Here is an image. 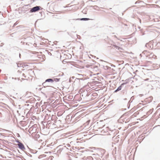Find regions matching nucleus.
Listing matches in <instances>:
<instances>
[{
  "instance_id": "obj_1",
  "label": "nucleus",
  "mask_w": 160,
  "mask_h": 160,
  "mask_svg": "<svg viewBox=\"0 0 160 160\" xmlns=\"http://www.w3.org/2000/svg\"><path fill=\"white\" fill-rule=\"evenodd\" d=\"M43 8L40 6H36L32 8H29V12L30 13L35 12L39 11L40 10H42Z\"/></svg>"
},
{
  "instance_id": "obj_2",
  "label": "nucleus",
  "mask_w": 160,
  "mask_h": 160,
  "mask_svg": "<svg viewBox=\"0 0 160 160\" xmlns=\"http://www.w3.org/2000/svg\"><path fill=\"white\" fill-rule=\"evenodd\" d=\"M30 38V37H28L26 38H24L23 40H22L21 41V43H22L23 44H24L25 43H26V45H29V44H32L31 43L28 42V39Z\"/></svg>"
},
{
  "instance_id": "obj_3",
  "label": "nucleus",
  "mask_w": 160,
  "mask_h": 160,
  "mask_svg": "<svg viewBox=\"0 0 160 160\" xmlns=\"http://www.w3.org/2000/svg\"><path fill=\"white\" fill-rule=\"evenodd\" d=\"M90 20H92L88 18H78L76 19H70L69 20L70 22H72L75 20H81V21H88Z\"/></svg>"
},
{
  "instance_id": "obj_4",
  "label": "nucleus",
  "mask_w": 160,
  "mask_h": 160,
  "mask_svg": "<svg viewBox=\"0 0 160 160\" xmlns=\"http://www.w3.org/2000/svg\"><path fill=\"white\" fill-rule=\"evenodd\" d=\"M18 145L19 148L22 150H24L25 148L23 144L19 141H18Z\"/></svg>"
},
{
  "instance_id": "obj_5",
  "label": "nucleus",
  "mask_w": 160,
  "mask_h": 160,
  "mask_svg": "<svg viewBox=\"0 0 160 160\" xmlns=\"http://www.w3.org/2000/svg\"><path fill=\"white\" fill-rule=\"evenodd\" d=\"M123 85H122V84H121L118 88H117L114 91V92H118L120 91L121 90L122 87H123Z\"/></svg>"
},
{
  "instance_id": "obj_6",
  "label": "nucleus",
  "mask_w": 160,
  "mask_h": 160,
  "mask_svg": "<svg viewBox=\"0 0 160 160\" xmlns=\"http://www.w3.org/2000/svg\"><path fill=\"white\" fill-rule=\"evenodd\" d=\"M130 78H128L125 81H124V82L122 83V85H123V86L124 85L127 84L129 82V80Z\"/></svg>"
},
{
  "instance_id": "obj_7",
  "label": "nucleus",
  "mask_w": 160,
  "mask_h": 160,
  "mask_svg": "<svg viewBox=\"0 0 160 160\" xmlns=\"http://www.w3.org/2000/svg\"><path fill=\"white\" fill-rule=\"evenodd\" d=\"M51 82L52 83L53 82V79L52 78H48L45 80V82Z\"/></svg>"
},
{
  "instance_id": "obj_8",
  "label": "nucleus",
  "mask_w": 160,
  "mask_h": 160,
  "mask_svg": "<svg viewBox=\"0 0 160 160\" xmlns=\"http://www.w3.org/2000/svg\"><path fill=\"white\" fill-rule=\"evenodd\" d=\"M90 8H93L94 9L96 10H97L98 11H99V10L98 9H97V8H100V7H98V6H96V5L90 6Z\"/></svg>"
},
{
  "instance_id": "obj_9",
  "label": "nucleus",
  "mask_w": 160,
  "mask_h": 160,
  "mask_svg": "<svg viewBox=\"0 0 160 160\" xmlns=\"http://www.w3.org/2000/svg\"><path fill=\"white\" fill-rule=\"evenodd\" d=\"M42 85L43 86V88H46V87H49L50 86H49L48 85V84L46 83V82H45V81L44 82H43L42 83Z\"/></svg>"
},
{
  "instance_id": "obj_10",
  "label": "nucleus",
  "mask_w": 160,
  "mask_h": 160,
  "mask_svg": "<svg viewBox=\"0 0 160 160\" xmlns=\"http://www.w3.org/2000/svg\"><path fill=\"white\" fill-rule=\"evenodd\" d=\"M93 158L91 156L88 157L86 158H84V160H93Z\"/></svg>"
},
{
  "instance_id": "obj_11",
  "label": "nucleus",
  "mask_w": 160,
  "mask_h": 160,
  "mask_svg": "<svg viewBox=\"0 0 160 160\" xmlns=\"http://www.w3.org/2000/svg\"><path fill=\"white\" fill-rule=\"evenodd\" d=\"M143 3L144 2L143 1L140 0H138L135 2V4H136L137 3H139L140 4L142 5Z\"/></svg>"
},
{
  "instance_id": "obj_12",
  "label": "nucleus",
  "mask_w": 160,
  "mask_h": 160,
  "mask_svg": "<svg viewBox=\"0 0 160 160\" xmlns=\"http://www.w3.org/2000/svg\"><path fill=\"white\" fill-rule=\"evenodd\" d=\"M115 48H116V49L120 51H121L123 50V49L122 48H121L117 45H115Z\"/></svg>"
},
{
  "instance_id": "obj_13",
  "label": "nucleus",
  "mask_w": 160,
  "mask_h": 160,
  "mask_svg": "<svg viewBox=\"0 0 160 160\" xmlns=\"http://www.w3.org/2000/svg\"><path fill=\"white\" fill-rule=\"evenodd\" d=\"M115 48H116V49L120 51H121L123 50V49L122 48H121L117 45H115Z\"/></svg>"
},
{
  "instance_id": "obj_14",
  "label": "nucleus",
  "mask_w": 160,
  "mask_h": 160,
  "mask_svg": "<svg viewBox=\"0 0 160 160\" xmlns=\"http://www.w3.org/2000/svg\"><path fill=\"white\" fill-rule=\"evenodd\" d=\"M16 64L17 65V66L18 67H23V68H24L22 64L21 63H19L18 62H17L16 63Z\"/></svg>"
},
{
  "instance_id": "obj_15",
  "label": "nucleus",
  "mask_w": 160,
  "mask_h": 160,
  "mask_svg": "<svg viewBox=\"0 0 160 160\" xmlns=\"http://www.w3.org/2000/svg\"><path fill=\"white\" fill-rule=\"evenodd\" d=\"M87 10L88 9L87 8H85L82 10V12L84 14H86Z\"/></svg>"
},
{
  "instance_id": "obj_16",
  "label": "nucleus",
  "mask_w": 160,
  "mask_h": 160,
  "mask_svg": "<svg viewBox=\"0 0 160 160\" xmlns=\"http://www.w3.org/2000/svg\"><path fill=\"white\" fill-rule=\"evenodd\" d=\"M40 103V104H41V106L42 107L44 105V104H45V102H44V101H41Z\"/></svg>"
},
{
  "instance_id": "obj_17",
  "label": "nucleus",
  "mask_w": 160,
  "mask_h": 160,
  "mask_svg": "<svg viewBox=\"0 0 160 160\" xmlns=\"http://www.w3.org/2000/svg\"><path fill=\"white\" fill-rule=\"evenodd\" d=\"M60 78H54L53 79V82L55 81L56 82H58L59 81Z\"/></svg>"
},
{
  "instance_id": "obj_18",
  "label": "nucleus",
  "mask_w": 160,
  "mask_h": 160,
  "mask_svg": "<svg viewBox=\"0 0 160 160\" xmlns=\"http://www.w3.org/2000/svg\"><path fill=\"white\" fill-rule=\"evenodd\" d=\"M151 6L152 7H153L155 8L159 7V5L156 4H152L151 5Z\"/></svg>"
},
{
  "instance_id": "obj_19",
  "label": "nucleus",
  "mask_w": 160,
  "mask_h": 160,
  "mask_svg": "<svg viewBox=\"0 0 160 160\" xmlns=\"http://www.w3.org/2000/svg\"><path fill=\"white\" fill-rule=\"evenodd\" d=\"M144 100H145L146 99H148V100H152L153 97L152 96H150L148 98H144Z\"/></svg>"
},
{
  "instance_id": "obj_20",
  "label": "nucleus",
  "mask_w": 160,
  "mask_h": 160,
  "mask_svg": "<svg viewBox=\"0 0 160 160\" xmlns=\"http://www.w3.org/2000/svg\"><path fill=\"white\" fill-rule=\"evenodd\" d=\"M41 104H40V102H37L36 103V107H37V108H38V107L40 106H41Z\"/></svg>"
},
{
  "instance_id": "obj_21",
  "label": "nucleus",
  "mask_w": 160,
  "mask_h": 160,
  "mask_svg": "<svg viewBox=\"0 0 160 160\" xmlns=\"http://www.w3.org/2000/svg\"><path fill=\"white\" fill-rule=\"evenodd\" d=\"M29 98H30L29 100H36L32 96H29Z\"/></svg>"
},
{
  "instance_id": "obj_22",
  "label": "nucleus",
  "mask_w": 160,
  "mask_h": 160,
  "mask_svg": "<svg viewBox=\"0 0 160 160\" xmlns=\"http://www.w3.org/2000/svg\"><path fill=\"white\" fill-rule=\"evenodd\" d=\"M68 98L69 99H72L73 98V96H68Z\"/></svg>"
},
{
  "instance_id": "obj_23",
  "label": "nucleus",
  "mask_w": 160,
  "mask_h": 160,
  "mask_svg": "<svg viewBox=\"0 0 160 160\" xmlns=\"http://www.w3.org/2000/svg\"><path fill=\"white\" fill-rule=\"evenodd\" d=\"M134 96L132 97L131 98V99H130V100H133L134 99Z\"/></svg>"
},
{
  "instance_id": "obj_24",
  "label": "nucleus",
  "mask_w": 160,
  "mask_h": 160,
  "mask_svg": "<svg viewBox=\"0 0 160 160\" xmlns=\"http://www.w3.org/2000/svg\"><path fill=\"white\" fill-rule=\"evenodd\" d=\"M18 23H17V22H15L13 25V27H14L15 26H16Z\"/></svg>"
},
{
  "instance_id": "obj_25",
  "label": "nucleus",
  "mask_w": 160,
  "mask_h": 160,
  "mask_svg": "<svg viewBox=\"0 0 160 160\" xmlns=\"http://www.w3.org/2000/svg\"><path fill=\"white\" fill-rule=\"evenodd\" d=\"M147 52L148 51L147 50H145L142 52V53H144V54H145L146 52Z\"/></svg>"
},
{
  "instance_id": "obj_26",
  "label": "nucleus",
  "mask_w": 160,
  "mask_h": 160,
  "mask_svg": "<svg viewBox=\"0 0 160 160\" xmlns=\"http://www.w3.org/2000/svg\"><path fill=\"white\" fill-rule=\"evenodd\" d=\"M77 80H78L79 81V82H80V80H83V79L82 78H77Z\"/></svg>"
},
{
  "instance_id": "obj_27",
  "label": "nucleus",
  "mask_w": 160,
  "mask_h": 160,
  "mask_svg": "<svg viewBox=\"0 0 160 160\" xmlns=\"http://www.w3.org/2000/svg\"><path fill=\"white\" fill-rule=\"evenodd\" d=\"M67 33L70 36L72 37L71 34L69 33V32H67Z\"/></svg>"
},
{
  "instance_id": "obj_28",
  "label": "nucleus",
  "mask_w": 160,
  "mask_h": 160,
  "mask_svg": "<svg viewBox=\"0 0 160 160\" xmlns=\"http://www.w3.org/2000/svg\"><path fill=\"white\" fill-rule=\"evenodd\" d=\"M67 96H66V97H65L66 98H63V100H68L67 99Z\"/></svg>"
},
{
  "instance_id": "obj_29",
  "label": "nucleus",
  "mask_w": 160,
  "mask_h": 160,
  "mask_svg": "<svg viewBox=\"0 0 160 160\" xmlns=\"http://www.w3.org/2000/svg\"><path fill=\"white\" fill-rule=\"evenodd\" d=\"M143 94H139L138 95V96L140 97H142V96H143Z\"/></svg>"
},
{
  "instance_id": "obj_30",
  "label": "nucleus",
  "mask_w": 160,
  "mask_h": 160,
  "mask_svg": "<svg viewBox=\"0 0 160 160\" xmlns=\"http://www.w3.org/2000/svg\"><path fill=\"white\" fill-rule=\"evenodd\" d=\"M42 13H44V12H39V13L41 14V16L42 15Z\"/></svg>"
},
{
  "instance_id": "obj_31",
  "label": "nucleus",
  "mask_w": 160,
  "mask_h": 160,
  "mask_svg": "<svg viewBox=\"0 0 160 160\" xmlns=\"http://www.w3.org/2000/svg\"><path fill=\"white\" fill-rule=\"evenodd\" d=\"M148 43H147L145 45V47H148V46H148Z\"/></svg>"
},
{
  "instance_id": "obj_32",
  "label": "nucleus",
  "mask_w": 160,
  "mask_h": 160,
  "mask_svg": "<svg viewBox=\"0 0 160 160\" xmlns=\"http://www.w3.org/2000/svg\"><path fill=\"white\" fill-rule=\"evenodd\" d=\"M111 45H112V46H113L114 47H115V45H116V44H111Z\"/></svg>"
},
{
  "instance_id": "obj_33",
  "label": "nucleus",
  "mask_w": 160,
  "mask_h": 160,
  "mask_svg": "<svg viewBox=\"0 0 160 160\" xmlns=\"http://www.w3.org/2000/svg\"><path fill=\"white\" fill-rule=\"evenodd\" d=\"M12 79H14L15 80H16L17 79V78H12Z\"/></svg>"
},
{
  "instance_id": "obj_34",
  "label": "nucleus",
  "mask_w": 160,
  "mask_h": 160,
  "mask_svg": "<svg viewBox=\"0 0 160 160\" xmlns=\"http://www.w3.org/2000/svg\"><path fill=\"white\" fill-rule=\"evenodd\" d=\"M139 22H140V23H141V20L140 19V18H139Z\"/></svg>"
},
{
  "instance_id": "obj_35",
  "label": "nucleus",
  "mask_w": 160,
  "mask_h": 160,
  "mask_svg": "<svg viewBox=\"0 0 160 160\" xmlns=\"http://www.w3.org/2000/svg\"><path fill=\"white\" fill-rule=\"evenodd\" d=\"M67 146L68 147H69L70 146V144H67Z\"/></svg>"
},
{
  "instance_id": "obj_36",
  "label": "nucleus",
  "mask_w": 160,
  "mask_h": 160,
  "mask_svg": "<svg viewBox=\"0 0 160 160\" xmlns=\"http://www.w3.org/2000/svg\"><path fill=\"white\" fill-rule=\"evenodd\" d=\"M41 93H42L43 94L46 96L45 94L43 92H41Z\"/></svg>"
},
{
  "instance_id": "obj_37",
  "label": "nucleus",
  "mask_w": 160,
  "mask_h": 160,
  "mask_svg": "<svg viewBox=\"0 0 160 160\" xmlns=\"http://www.w3.org/2000/svg\"><path fill=\"white\" fill-rule=\"evenodd\" d=\"M90 120H88L87 122V123L88 124L89 122H90Z\"/></svg>"
},
{
  "instance_id": "obj_38",
  "label": "nucleus",
  "mask_w": 160,
  "mask_h": 160,
  "mask_svg": "<svg viewBox=\"0 0 160 160\" xmlns=\"http://www.w3.org/2000/svg\"><path fill=\"white\" fill-rule=\"evenodd\" d=\"M48 53L49 54H50V55H52V54L50 52Z\"/></svg>"
},
{
  "instance_id": "obj_39",
  "label": "nucleus",
  "mask_w": 160,
  "mask_h": 160,
  "mask_svg": "<svg viewBox=\"0 0 160 160\" xmlns=\"http://www.w3.org/2000/svg\"><path fill=\"white\" fill-rule=\"evenodd\" d=\"M111 66L114 67H115V66L114 65H111Z\"/></svg>"
},
{
  "instance_id": "obj_40",
  "label": "nucleus",
  "mask_w": 160,
  "mask_h": 160,
  "mask_svg": "<svg viewBox=\"0 0 160 160\" xmlns=\"http://www.w3.org/2000/svg\"><path fill=\"white\" fill-rule=\"evenodd\" d=\"M43 88H39V89H40V90H42V89H43Z\"/></svg>"
},
{
  "instance_id": "obj_41",
  "label": "nucleus",
  "mask_w": 160,
  "mask_h": 160,
  "mask_svg": "<svg viewBox=\"0 0 160 160\" xmlns=\"http://www.w3.org/2000/svg\"><path fill=\"white\" fill-rule=\"evenodd\" d=\"M19 57H20V56H21V54H20V53H19Z\"/></svg>"
},
{
  "instance_id": "obj_42",
  "label": "nucleus",
  "mask_w": 160,
  "mask_h": 160,
  "mask_svg": "<svg viewBox=\"0 0 160 160\" xmlns=\"http://www.w3.org/2000/svg\"><path fill=\"white\" fill-rule=\"evenodd\" d=\"M22 75H23V76H24L25 74H24L23 73Z\"/></svg>"
},
{
  "instance_id": "obj_43",
  "label": "nucleus",
  "mask_w": 160,
  "mask_h": 160,
  "mask_svg": "<svg viewBox=\"0 0 160 160\" xmlns=\"http://www.w3.org/2000/svg\"><path fill=\"white\" fill-rule=\"evenodd\" d=\"M20 80L19 78H18V80Z\"/></svg>"
},
{
  "instance_id": "obj_44",
  "label": "nucleus",
  "mask_w": 160,
  "mask_h": 160,
  "mask_svg": "<svg viewBox=\"0 0 160 160\" xmlns=\"http://www.w3.org/2000/svg\"><path fill=\"white\" fill-rule=\"evenodd\" d=\"M47 100H51L50 98H49V99H48Z\"/></svg>"
},
{
  "instance_id": "obj_45",
  "label": "nucleus",
  "mask_w": 160,
  "mask_h": 160,
  "mask_svg": "<svg viewBox=\"0 0 160 160\" xmlns=\"http://www.w3.org/2000/svg\"><path fill=\"white\" fill-rule=\"evenodd\" d=\"M114 37H115V38H117V37H116V36H115H115H114Z\"/></svg>"
},
{
  "instance_id": "obj_46",
  "label": "nucleus",
  "mask_w": 160,
  "mask_h": 160,
  "mask_svg": "<svg viewBox=\"0 0 160 160\" xmlns=\"http://www.w3.org/2000/svg\"><path fill=\"white\" fill-rule=\"evenodd\" d=\"M127 100V99L126 98H125V99H124V100Z\"/></svg>"
},
{
  "instance_id": "obj_47",
  "label": "nucleus",
  "mask_w": 160,
  "mask_h": 160,
  "mask_svg": "<svg viewBox=\"0 0 160 160\" xmlns=\"http://www.w3.org/2000/svg\"><path fill=\"white\" fill-rule=\"evenodd\" d=\"M109 28H112V27L111 26H109Z\"/></svg>"
},
{
  "instance_id": "obj_48",
  "label": "nucleus",
  "mask_w": 160,
  "mask_h": 160,
  "mask_svg": "<svg viewBox=\"0 0 160 160\" xmlns=\"http://www.w3.org/2000/svg\"><path fill=\"white\" fill-rule=\"evenodd\" d=\"M22 80H25V79H23V78H22Z\"/></svg>"
},
{
  "instance_id": "obj_49",
  "label": "nucleus",
  "mask_w": 160,
  "mask_h": 160,
  "mask_svg": "<svg viewBox=\"0 0 160 160\" xmlns=\"http://www.w3.org/2000/svg\"><path fill=\"white\" fill-rule=\"evenodd\" d=\"M109 47H110V48H111V46H108Z\"/></svg>"
},
{
  "instance_id": "obj_50",
  "label": "nucleus",
  "mask_w": 160,
  "mask_h": 160,
  "mask_svg": "<svg viewBox=\"0 0 160 160\" xmlns=\"http://www.w3.org/2000/svg\"><path fill=\"white\" fill-rule=\"evenodd\" d=\"M141 101L142 102H143V101H142V100H141Z\"/></svg>"
},
{
  "instance_id": "obj_51",
  "label": "nucleus",
  "mask_w": 160,
  "mask_h": 160,
  "mask_svg": "<svg viewBox=\"0 0 160 160\" xmlns=\"http://www.w3.org/2000/svg\"><path fill=\"white\" fill-rule=\"evenodd\" d=\"M56 100H58V99H57Z\"/></svg>"
},
{
  "instance_id": "obj_52",
  "label": "nucleus",
  "mask_w": 160,
  "mask_h": 160,
  "mask_svg": "<svg viewBox=\"0 0 160 160\" xmlns=\"http://www.w3.org/2000/svg\"><path fill=\"white\" fill-rule=\"evenodd\" d=\"M109 9H112V8H110Z\"/></svg>"
},
{
  "instance_id": "obj_53",
  "label": "nucleus",
  "mask_w": 160,
  "mask_h": 160,
  "mask_svg": "<svg viewBox=\"0 0 160 160\" xmlns=\"http://www.w3.org/2000/svg\"><path fill=\"white\" fill-rule=\"evenodd\" d=\"M28 94V93H27V95H26V96Z\"/></svg>"
},
{
  "instance_id": "obj_54",
  "label": "nucleus",
  "mask_w": 160,
  "mask_h": 160,
  "mask_svg": "<svg viewBox=\"0 0 160 160\" xmlns=\"http://www.w3.org/2000/svg\"><path fill=\"white\" fill-rule=\"evenodd\" d=\"M25 78H26V76H24Z\"/></svg>"
},
{
  "instance_id": "obj_55",
  "label": "nucleus",
  "mask_w": 160,
  "mask_h": 160,
  "mask_svg": "<svg viewBox=\"0 0 160 160\" xmlns=\"http://www.w3.org/2000/svg\"><path fill=\"white\" fill-rule=\"evenodd\" d=\"M60 56H61V55H60Z\"/></svg>"
}]
</instances>
